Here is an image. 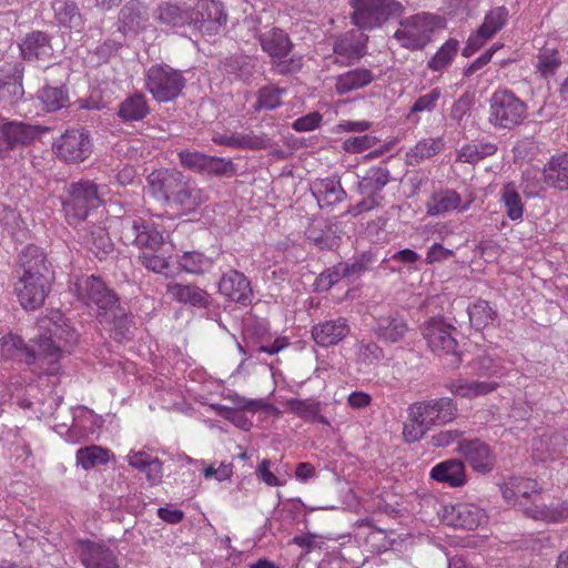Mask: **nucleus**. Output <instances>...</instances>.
I'll use <instances>...</instances> for the list:
<instances>
[{
	"label": "nucleus",
	"mask_w": 568,
	"mask_h": 568,
	"mask_svg": "<svg viewBox=\"0 0 568 568\" xmlns=\"http://www.w3.org/2000/svg\"><path fill=\"white\" fill-rule=\"evenodd\" d=\"M73 292L79 301L97 307L101 325L113 332L116 341L129 338L132 317L120 304L116 294L98 276H82L74 283Z\"/></svg>",
	"instance_id": "f257e3e1"
},
{
	"label": "nucleus",
	"mask_w": 568,
	"mask_h": 568,
	"mask_svg": "<svg viewBox=\"0 0 568 568\" xmlns=\"http://www.w3.org/2000/svg\"><path fill=\"white\" fill-rule=\"evenodd\" d=\"M120 239L125 245H136L153 251L143 252L139 256L145 268L166 277L173 276L174 270L169 257L155 253L164 245V240L162 233L152 223H146L141 219H123Z\"/></svg>",
	"instance_id": "f03ea898"
},
{
	"label": "nucleus",
	"mask_w": 568,
	"mask_h": 568,
	"mask_svg": "<svg viewBox=\"0 0 568 568\" xmlns=\"http://www.w3.org/2000/svg\"><path fill=\"white\" fill-rule=\"evenodd\" d=\"M444 28L445 21L442 17L420 12L400 20L393 38L402 48L418 51L430 43L434 34Z\"/></svg>",
	"instance_id": "7ed1b4c3"
},
{
	"label": "nucleus",
	"mask_w": 568,
	"mask_h": 568,
	"mask_svg": "<svg viewBox=\"0 0 568 568\" xmlns=\"http://www.w3.org/2000/svg\"><path fill=\"white\" fill-rule=\"evenodd\" d=\"M353 9L351 20L359 30L381 28L392 18L404 13V6L397 0H349Z\"/></svg>",
	"instance_id": "20e7f679"
},
{
	"label": "nucleus",
	"mask_w": 568,
	"mask_h": 568,
	"mask_svg": "<svg viewBox=\"0 0 568 568\" xmlns=\"http://www.w3.org/2000/svg\"><path fill=\"white\" fill-rule=\"evenodd\" d=\"M488 122L498 129H514L527 114V105L508 89L496 90L488 100Z\"/></svg>",
	"instance_id": "39448f33"
},
{
	"label": "nucleus",
	"mask_w": 568,
	"mask_h": 568,
	"mask_svg": "<svg viewBox=\"0 0 568 568\" xmlns=\"http://www.w3.org/2000/svg\"><path fill=\"white\" fill-rule=\"evenodd\" d=\"M103 203L98 184L82 180L68 186V199L63 203L65 217L70 224L84 221L91 211Z\"/></svg>",
	"instance_id": "423d86ee"
},
{
	"label": "nucleus",
	"mask_w": 568,
	"mask_h": 568,
	"mask_svg": "<svg viewBox=\"0 0 568 568\" xmlns=\"http://www.w3.org/2000/svg\"><path fill=\"white\" fill-rule=\"evenodd\" d=\"M455 328L442 317H433L422 326V335L428 348L438 357H447L448 365L457 367L462 359L457 352V341L453 336Z\"/></svg>",
	"instance_id": "0eeeda50"
},
{
	"label": "nucleus",
	"mask_w": 568,
	"mask_h": 568,
	"mask_svg": "<svg viewBox=\"0 0 568 568\" xmlns=\"http://www.w3.org/2000/svg\"><path fill=\"white\" fill-rule=\"evenodd\" d=\"M182 73L168 64L152 65L145 74L146 90L158 102H169L178 98L184 88Z\"/></svg>",
	"instance_id": "6e6552de"
},
{
	"label": "nucleus",
	"mask_w": 568,
	"mask_h": 568,
	"mask_svg": "<svg viewBox=\"0 0 568 568\" xmlns=\"http://www.w3.org/2000/svg\"><path fill=\"white\" fill-rule=\"evenodd\" d=\"M55 154L64 162H82L92 153V142L84 129L67 130L53 143Z\"/></svg>",
	"instance_id": "1a4fd4ad"
},
{
	"label": "nucleus",
	"mask_w": 568,
	"mask_h": 568,
	"mask_svg": "<svg viewBox=\"0 0 568 568\" xmlns=\"http://www.w3.org/2000/svg\"><path fill=\"white\" fill-rule=\"evenodd\" d=\"M181 164L200 174L211 176H231L235 173L234 163L224 158L211 156L197 151L182 150L179 152Z\"/></svg>",
	"instance_id": "9d476101"
},
{
	"label": "nucleus",
	"mask_w": 568,
	"mask_h": 568,
	"mask_svg": "<svg viewBox=\"0 0 568 568\" xmlns=\"http://www.w3.org/2000/svg\"><path fill=\"white\" fill-rule=\"evenodd\" d=\"M410 407L414 417L422 418L429 429L452 422L457 415V405L449 397L416 402Z\"/></svg>",
	"instance_id": "9b49d317"
},
{
	"label": "nucleus",
	"mask_w": 568,
	"mask_h": 568,
	"mask_svg": "<svg viewBox=\"0 0 568 568\" xmlns=\"http://www.w3.org/2000/svg\"><path fill=\"white\" fill-rule=\"evenodd\" d=\"M52 280L42 276L19 275L14 291L22 308L33 311L43 306L51 291Z\"/></svg>",
	"instance_id": "f8f14e48"
},
{
	"label": "nucleus",
	"mask_w": 568,
	"mask_h": 568,
	"mask_svg": "<svg viewBox=\"0 0 568 568\" xmlns=\"http://www.w3.org/2000/svg\"><path fill=\"white\" fill-rule=\"evenodd\" d=\"M148 189L153 197L171 203L184 183V175L178 170H155L148 178Z\"/></svg>",
	"instance_id": "ddd939ff"
},
{
	"label": "nucleus",
	"mask_w": 568,
	"mask_h": 568,
	"mask_svg": "<svg viewBox=\"0 0 568 568\" xmlns=\"http://www.w3.org/2000/svg\"><path fill=\"white\" fill-rule=\"evenodd\" d=\"M75 552L85 568H118V558L111 548L101 542L80 540Z\"/></svg>",
	"instance_id": "4468645a"
},
{
	"label": "nucleus",
	"mask_w": 568,
	"mask_h": 568,
	"mask_svg": "<svg viewBox=\"0 0 568 568\" xmlns=\"http://www.w3.org/2000/svg\"><path fill=\"white\" fill-rule=\"evenodd\" d=\"M192 23L203 32H217L226 23V13L221 2L215 0H199L193 9Z\"/></svg>",
	"instance_id": "2eb2a0df"
},
{
	"label": "nucleus",
	"mask_w": 568,
	"mask_h": 568,
	"mask_svg": "<svg viewBox=\"0 0 568 568\" xmlns=\"http://www.w3.org/2000/svg\"><path fill=\"white\" fill-rule=\"evenodd\" d=\"M23 72L24 67L20 62L4 63L0 68V102L13 105L22 99Z\"/></svg>",
	"instance_id": "dca6fc26"
},
{
	"label": "nucleus",
	"mask_w": 568,
	"mask_h": 568,
	"mask_svg": "<svg viewBox=\"0 0 568 568\" xmlns=\"http://www.w3.org/2000/svg\"><path fill=\"white\" fill-rule=\"evenodd\" d=\"M367 36L358 30H351L336 39L333 51L335 62L341 65H349L366 54Z\"/></svg>",
	"instance_id": "f3484780"
},
{
	"label": "nucleus",
	"mask_w": 568,
	"mask_h": 568,
	"mask_svg": "<svg viewBox=\"0 0 568 568\" xmlns=\"http://www.w3.org/2000/svg\"><path fill=\"white\" fill-rule=\"evenodd\" d=\"M443 518L453 527L474 530L486 520V513L475 504L459 503L445 506Z\"/></svg>",
	"instance_id": "a211bd4d"
},
{
	"label": "nucleus",
	"mask_w": 568,
	"mask_h": 568,
	"mask_svg": "<svg viewBox=\"0 0 568 568\" xmlns=\"http://www.w3.org/2000/svg\"><path fill=\"white\" fill-rule=\"evenodd\" d=\"M77 338V334L73 329H62L55 326L54 329L51 331L50 336H39L36 342L38 345L36 359L40 357L48 359L50 363L57 362L64 352V347L67 345H73Z\"/></svg>",
	"instance_id": "6ab92c4d"
},
{
	"label": "nucleus",
	"mask_w": 568,
	"mask_h": 568,
	"mask_svg": "<svg viewBox=\"0 0 568 568\" xmlns=\"http://www.w3.org/2000/svg\"><path fill=\"white\" fill-rule=\"evenodd\" d=\"M219 293L229 301L243 306L250 305L253 297L250 281L236 270H230L222 274L219 282Z\"/></svg>",
	"instance_id": "aec40b11"
},
{
	"label": "nucleus",
	"mask_w": 568,
	"mask_h": 568,
	"mask_svg": "<svg viewBox=\"0 0 568 568\" xmlns=\"http://www.w3.org/2000/svg\"><path fill=\"white\" fill-rule=\"evenodd\" d=\"M457 450L476 473L488 474L495 466L493 450L480 439H463L459 442Z\"/></svg>",
	"instance_id": "412c9836"
},
{
	"label": "nucleus",
	"mask_w": 568,
	"mask_h": 568,
	"mask_svg": "<svg viewBox=\"0 0 568 568\" xmlns=\"http://www.w3.org/2000/svg\"><path fill=\"white\" fill-rule=\"evenodd\" d=\"M18 274L26 276H42L53 278L47 255L42 248L30 244L23 247L18 255Z\"/></svg>",
	"instance_id": "4be33fe9"
},
{
	"label": "nucleus",
	"mask_w": 568,
	"mask_h": 568,
	"mask_svg": "<svg viewBox=\"0 0 568 568\" xmlns=\"http://www.w3.org/2000/svg\"><path fill=\"white\" fill-rule=\"evenodd\" d=\"M375 336L386 343L400 342L408 332L407 321L397 312L377 316L373 327Z\"/></svg>",
	"instance_id": "5701e85b"
},
{
	"label": "nucleus",
	"mask_w": 568,
	"mask_h": 568,
	"mask_svg": "<svg viewBox=\"0 0 568 568\" xmlns=\"http://www.w3.org/2000/svg\"><path fill=\"white\" fill-rule=\"evenodd\" d=\"M349 332L351 327L347 320L338 317L314 325L312 328V337L318 346L328 347L338 344Z\"/></svg>",
	"instance_id": "b1692460"
},
{
	"label": "nucleus",
	"mask_w": 568,
	"mask_h": 568,
	"mask_svg": "<svg viewBox=\"0 0 568 568\" xmlns=\"http://www.w3.org/2000/svg\"><path fill=\"white\" fill-rule=\"evenodd\" d=\"M22 58L27 61L47 62L53 57L49 36L43 31L28 33L19 43Z\"/></svg>",
	"instance_id": "393cba45"
},
{
	"label": "nucleus",
	"mask_w": 568,
	"mask_h": 568,
	"mask_svg": "<svg viewBox=\"0 0 568 568\" xmlns=\"http://www.w3.org/2000/svg\"><path fill=\"white\" fill-rule=\"evenodd\" d=\"M473 202V196L465 203H462V197L455 190H442L435 192L427 202V214L442 215L455 210L465 212L470 207Z\"/></svg>",
	"instance_id": "a878e982"
},
{
	"label": "nucleus",
	"mask_w": 568,
	"mask_h": 568,
	"mask_svg": "<svg viewBox=\"0 0 568 568\" xmlns=\"http://www.w3.org/2000/svg\"><path fill=\"white\" fill-rule=\"evenodd\" d=\"M435 481L446 484L449 487L458 488L466 484V468L462 460L450 458L436 464L429 473Z\"/></svg>",
	"instance_id": "bb28decb"
},
{
	"label": "nucleus",
	"mask_w": 568,
	"mask_h": 568,
	"mask_svg": "<svg viewBox=\"0 0 568 568\" xmlns=\"http://www.w3.org/2000/svg\"><path fill=\"white\" fill-rule=\"evenodd\" d=\"M312 194L322 209L341 203L346 197V192L342 187L339 180L333 176L316 180L312 184Z\"/></svg>",
	"instance_id": "cd10ccee"
},
{
	"label": "nucleus",
	"mask_w": 568,
	"mask_h": 568,
	"mask_svg": "<svg viewBox=\"0 0 568 568\" xmlns=\"http://www.w3.org/2000/svg\"><path fill=\"white\" fill-rule=\"evenodd\" d=\"M168 293L174 301L190 304L194 307L206 308L211 304V295L205 290L193 284H169Z\"/></svg>",
	"instance_id": "c85d7f7f"
},
{
	"label": "nucleus",
	"mask_w": 568,
	"mask_h": 568,
	"mask_svg": "<svg viewBox=\"0 0 568 568\" xmlns=\"http://www.w3.org/2000/svg\"><path fill=\"white\" fill-rule=\"evenodd\" d=\"M258 41L262 50L273 59L286 57L293 47L288 34L275 26L271 30L262 32Z\"/></svg>",
	"instance_id": "c756f323"
},
{
	"label": "nucleus",
	"mask_w": 568,
	"mask_h": 568,
	"mask_svg": "<svg viewBox=\"0 0 568 568\" xmlns=\"http://www.w3.org/2000/svg\"><path fill=\"white\" fill-rule=\"evenodd\" d=\"M566 438L559 432H547L532 442V452L536 459L545 462L556 459L564 453Z\"/></svg>",
	"instance_id": "7c9ffc66"
},
{
	"label": "nucleus",
	"mask_w": 568,
	"mask_h": 568,
	"mask_svg": "<svg viewBox=\"0 0 568 568\" xmlns=\"http://www.w3.org/2000/svg\"><path fill=\"white\" fill-rule=\"evenodd\" d=\"M149 13L145 6L139 0L129 1L120 11L119 30L123 33L138 32L145 27Z\"/></svg>",
	"instance_id": "2f4dec72"
},
{
	"label": "nucleus",
	"mask_w": 568,
	"mask_h": 568,
	"mask_svg": "<svg viewBox=\"0 0 568 568\" xmlns=\"http://www.w3.org/2000/svg\"><path fill=\"white\" fill-rule=\"evenodd\" d=\"M544 181L549 186L568 189V153L551 156L544 168Z\"/></svg>",
	"instance_id": "473e14b6"
},
{
	"label": "nucleus",
	"mask_w": 568,
	"mask_h": 568,
	"mask_svg": "<svg viewBox=\"0 0 568 568\" xmlns=\"http://www.w3.org/2000/svg\"><path fill=\"white\" fill-rule=\"evenodd\" d=\"M509 487H506L504 495L509 498L508 491H511V497L518 500V504L524 509V506H531L537 503L539 498L538 484L531 478H513L509 481Z\"/></svg>",
	"instance_id": "72a5a7b5"
},
{
	"label": "nucleus",
	"mask_w": 568,
	"mask_h": 568,
	"mask_svg": "<svg viewBox=\"0 0 568 568\" xmlns=\"http://www.w3.org/2000/svg\"><path fill=\"white\" fill-rule=\"evenodd\" d=\"M374 80L373 72L365 68H356L336 77L335 91L343 95L367 87Z\"/></svg>",
	"instance_id": "f704fd0d"
},
{
	"label": "nucleus",
	"mask_w": 568,
	"mask_h": 568,
	"mask_svg": "<svg viewBox=\"0 0 568 568\" xmlns=\"http://www.w3.org/2000/svg\"><path fill=\"white\" fill-rule=\"evenodd\" d=\"M150 113L148 100L143 93L136 92L126 97L118 109V116L123 122H136L143 120Z\"/></svg>",
	"instance_id": "c9c22d12"
},
{
	"label": "nucleus",
	"mask_w": 568,
	"mask_h": 568,
	"mask_svg": "<svg viewBox=\"0 0 568 568\" xmlns=\"http://www.w3.org/2000/svg\"><path fill=\"white\" fill-rule=\"evenodd\" d=\"M1 355L31 364L36 361V349L29 347L18 335H8L1 339Z\"/></svg>",
	"instance_id": "e433bc0d"
},
{
	"label": "nucleus",
	"mask_w": 568,
	"mask_h": 568,
	"mask_svg": "<svg viewBox=\"0 0 568 568\" xmlns=\"http://www.w3.org/2000/svg\"><path fill=\"white\" fill-rule=\"evenodd\" d=\"M527 517L546 523H561L568 518V504L558 503L550 506H541L537 503L531 506H524Z\"/></svg>",
	"instance_id": "4c0bfd02"
},
{
	"label": "nucleus",
	"mask_w": 568,
	"mask_h": 568,
	"mask_svg": "<svg viewBox=\"0 0 568 568\" xmlns=\"http://www.w3.org/2000/svg\"><path fill=\"white\" fill-rule=\"evenodd\" d=\"M1 134L10 148L26 145L34 140L37 130L23 122H4Z\"/></svg>",
	"instance_id": "58836bf2"
},
{
	"label": "nucleus",
	"mask_w": 568,
	"mask_h": 568,
	"mask_svg": "<svg viewBox=\"0 0 568 568\" xmlns=\"http://www.w3.org/2000/svg\"><path fill=\"white\" fill-rule=\"evenodd\" d=\"M498 387V383L494 381L477 382L458 379L449 383L447 388L457 396L465 398H474L494 392Z\"/></svg>",
	"instance_id": "ea45409f"
},
{
	"label": "nucleus",
	"mask_w": 568,
	"mask_h": 568,
	"mask_svg": "<svg viewBox=\"0 0 568 568\" xmlns=\"http://www.w3.org/2000/svg\"><path fill=\"white\" fill-rule=\"evenodd\" d=\"M444 146L445 141L440 136L423 139L406 152V161L409 165L419 164L424 160L439 153Z\"/></svg>",
	"instance_id": "a19ab883"
},
{
	"label": "nucleus",
	"mask_w": 568,
	"mask_h": 568,
	"mask_svg": "<svg viewBox=\"0 0 568 568\" xmlns=\"http://www.w3.org/2000/svg\"><path fill=\"white\" fill-rule=\"evenodd\" d=\"M508 20L509 11L505 6L494 7L485 14L476 32L488 41L507 24Z\"/></svg>",
	"instance_id": "79ce46f5"
},
{
	"label": "nucleus",
	"mask_w": 568,
	"mask_h": 568,
	"mask_svg": "<svg viewBox=\"0 0 568 568\" xmlns=\"http://www.w3.org/2000/svg\"><path fill=\"white\" fill-rule=\"evenodd\" d=\"M156 19L170 27H183L192 23L190 8H181L176 4L163 3L159 6Z\"/></svg>",
	"instance_id": "37998d69"
},
{
	"label": "nucleus",
	"mask_w": 568,
	"mask_h": 568,
	"mask_svg": "<svg viewBox=\"0 0 568 568\" xmlns=\"http://www.w3.org/2000/svg\"><path fill=\"white\" fill-rule=\"evenodd\" d=\"M90 251L100 260L104 258L113 250V243L105 230L100 225H93L84 237Z\"/></svg>",
	"instance_id": "c03bdc74"
},
{
	"label": "nucleus",
	"mask_w": 568,
	"mask_h": 568,
	"mask_svg": "<svg viewBox=\"0 0 568 568\" xmlns=\"http://www.w3.org/2000/svg\"><path fill=\"white\" fill-rule=\"evenodd\" d=\"M389 171L385 168H372L358 184L361 194L376 196L389 182Z\"/></svg>",
	"instance_id": "a18cd8bd"
},
{
	"label": "nucleus",
	"mask_w": 568,
	"mask_h": 568,
	"mask_svg": "<svg viewBox=\"0 0 568 568\" xmlns=\"http://www.w3.org/2000/svg\"><path fill=\"white\" fill-rule=\"evenodd\" d=\"M206 197L201 189L184 181L171 203L186 212H192L204 203Z\"/></svg>",
	"instance_id": "49530a36"
},
{
	"label": "nucleus",
	"mask_w": 568,
	"mask_h": 568,
	"mask_svg": "<svg viewBox=\"0 0 568 568\" xmlns=\"http://www.w3.org/2000/svg\"><path fill=\"white\" fill-rule=\"evenodd\" d=\"M497 146L490 142H473L463 145L457 151V161L463 163H477L487 156L495 154Z\"/></svg>",
	"instance_id": "de8ad7c7"
},
{
	"label": "nucleus",
	"mask_w": 568,
	"mask_h": 568,
	"mask_svg": "<svg viewBox=\"0 0 568 568\" xmlns=\"http://www.w3.org/2000/svg\"><path fill=\"white\" fill-rule=\"evenodd\" d=\"M500 202L503 203L506 215L511 221L523 220L525 204L514 183L504 185L500 192Z\"/></svg>",
	"instance_id": "09e8293b"
},
{
	"label": "nucleus",
	"mask_w": 568,
	"mask_h": 568,
	"mask_svg": "<svg viewBox=\"0 0 568 568\" xmlns=\"http://www.w3.org/2000/svg\"><path fill=\"white\" fill-rule=\"evenodd\" d=\"M467 313L469 322L476 329H483L493 324L497 317V312L487 301L478 300L468 306Z\"/></svg>",
	"instance_id": "8fccbe9b"
},
{
	"label": "nucleus",
	"mask_w": 568,
	"mask_h": 568,
	"mask_svg": "<svg viewBox=\"0 0 568 568\" xmlns=\"http://www.w3.org/2000/svg\"><path fill=\"white\" fill-rule=\"evenodd\" d=\"M459 50V42L456 39H448L427 62V68L439 72L452 64Z\"/></svg>",
	"instance_id": "3c124183"
},
{
	"label": "nucleus",
	"mask_w": 568,
	"mask_h": 568,
	"mask_svg": "<svg viewBox=\"0 0 568 568\" xmlns=\"http://www.w3.org/2000/svg\"><path fill=\"white\" fill-rule=\"evenodd\" d=\"M109 459L110 450L97 445L82 447L77 452V464L87 470L105 465Z\"/></svg>",
	"instance_id": "603ef678"
},
{
	"label": "nucleus",
	"mask_w": 568,
	"mask_h": 568,
	"mask_svg": "<svg viewBox=\"0 0 568 568\" xmlns=\"http://www.w3.org/2000/svg\"><path fill=\"white\" fill-rule=\"evenodd\" d=\"M286 93L285 88L275 85H265L257 91L256 101L254 104L255 111H272L282 105V98Z\"/></svg>",
	"instance_id": "864d4df0"
},
{
	"label": "nucleus",
	"mask_w": 568,
	"mask_h": 568,
	"mask_svg": "<svg viewBox=\"0 0 568 568\" xmlns=\"http://www.w3.org/2000/svg\"><path fill=\"white\" fill-rule=\"evenodd\" d=\"M176 258L180 268L191 274H201L212 265V261L197 251H185Z\"/></svg>",
	"instance_id": "5fc2aeb1"
},
{
	"label": "nucleus",
	"mask_w": 568,
	"mask_h": 568,
	"mask_svg": "<svg viewBox=\"0 0 568 568\" xmlns=\"http://www.w3.org/2000/svg\"><path fill=\"white\" fill-rule=\"evenodd\" d=\"M43 108L49 111H58L69 103L68 92L63 88L44 87L38 94Z\"/></svg>",
	"instance_id": "6e6d98bb"
},
{
	"label": "nucleus",
	"mask_w": 568,
	"mask_h": 568,
	"mask_svg": "<svg viewBox=\"0 0 568 568\" xmlns=\"http://www.w3.org/2000/svg\"><path fill=\"white\" fill-rule=\"evenodd\" d=\"M244 24L255 38L260 39L262 32L274 27V14L271 10L263 9L245 18Z\"/></svg>",
	"instance_id": "4d7b16f0"
},
{
	"label": "nucleus",
	"mask_w": 568,
	"mask_h": 568,
	"mask_svg": "<svg viewBox=\"0 0 568 568\" xmlns=\"http://www.w3.org/2000/svg\"><path fill=\"white\" fill-rule=\"evenodd\" d=\"M407 420L404 423L403 436L406 443H417L429 430L426 424L422 423V418L414 417L413 408L407 409Z\"/></svg>",
	"instance_id": "13d9d810"
},
{
	"label": "nucleus",
	"mask_w": 568,
	"mask_h": 568,
	"mask_svg": "<svg viewBox=\"0 0 568 568\" xmlns=\"http://www.w3.org/2000/svg\"><path fill=\"white\" fill-rule=\"evenodd\" d=\"M344 277H347V263L341 262L322 272L316 280V284L318 290L328 291Z\"/></svg>",
	"instance_id": "bf43d9fd"
},
{
	"label": "nucleus",
	"mask_w": 568,
	"mask_h": 568,
	"mask_svg": "<svg viewBox=\"0 0 568 568\" xmlns=\"http://www.w3.org/2000/svg\"><path fill=\"white\" fill-rule=\"evenodd\" d=\"M470 366L479 376L498 377L503 375L501 365L488 354L474 358Z\"/></svg>",
	"instance_id": "052dcab7"
},
{
	"label": "nucleus",
	"mask_w": 568,
	"mask_h": 568,
	"mask_svg": "<svg viewBox=\"0 0 568 568\" xmlns=\"http://www.w3.org/2000/svg\"><path fill=\"white\" fill-rule=\"evenodd\" d=\"M239 149L264 150L273 146V140L265 133L239 134Z\"/></svg>",
	"instance_id": "680f3d73"
},
{
	"label": "nucleus",
	"mask_w": 568,
	"mask_h": 568,
	"mask_svg": "<svg viewBox=\"0 0 568 568\" xmlns=\"http://www.w3.org/2000/svg\"><path fill=\"white\" fill-rule=\"evenodd\" d=\"M440 97L442 90L439 88H433L429 92L416 99L410 108L409 115L419 112H433Z\"/></svg>",
	"instance_id": "e2e57ef3"
},
{
	"label": "nucleus",
	"mask_w": 568,
	"mask_h": 568,
	"mask_svg": "<svg viewBox=\"0 0 568 568\" xmlns=\"http://www.w3.org/2000/svg\"><path fill=\"white\" fill-rule=\"evenodd\" d=\"M303 67V57L294 54L288 59H274L272 69L275 73L284 75L298 72Z\"/></svg>",
	"instance_id": "0e129e2a"
},
{
	"label": "nucleus",
	"mask_w": 568,
	"mask_h": 568,
	"mask_svg": "<svg viewBox=\"0 0 568 568\" xmlns=\"http://www.w3.org/2000/svg\"><path fill=\"white\" fill-rule=\"evenodd\" d=\"M286 406L291 412L303 418H314L318 414V405L306 399L291 398Z\"/></svg>",
	"instance_id": "69168bd1"
},
{
	"label": "nucleus",
	"mask_w": 568,
	"mask_h": 568,
	"mask_svg": "<svg viewBox=\"0 0 568 568\" xmlns=\"http://www.w3.org/2000/svg\"><path fill=\"white\" fill-rule=\"evenodd\" d=\"M377 139L373 135H359L346 139L343 142V149L349 153H359L375 146Z\"/></svg>",
	"instance_id": "338daca9"
},
{
	"label": "nucleus",
	"mask_w": 568,
	"mask_h": 568,
	"mask_svg": "<svg viewBox=\"0 0 568 568\" xmlns=\"http://www.w3.org/2000/svg\"><path fill=\"white\" fill-rule=\"evenodd\" d=\"M560 65V59L557 52H542L538 55L537 69L542 77L552 75Z\"/></svg>",
	"instance_id": "774afa93"
}]
</instances>
